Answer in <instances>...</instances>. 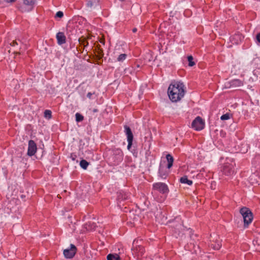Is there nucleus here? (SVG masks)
<instances>
[{
  "label": "nucleus",
  "mask_w": 260,
  "mask_h": 260,
  "mask_svg": "<svg viewBox=\"0 0 260 260\" xmlns=\"http://www.w3.org/2000/svg\"><path fill=\"white\" fill-rule=\"evenodd\" d=\"M185 92L184 85L180 81H172L168 89L169 99L172 102H177L181 100Z\"/></svg>",
  "instance_id": "1"
},
{
  "label": "nucleus",
  "mask_w": 260,
  "mask_h": 260,
  "mask_svg": "<svg viewBox=\"0 0 260 260\" xmlns=\"http://www.w3.org/2000/svg\"><path fill=\"white\" fill-rule=\"evenodd\" d=\"M107 161L111 166L118 165L123 159V153L120 148H114L107 153Z\"/></svg>",
  "instance_id": "2"
},
{
  "label": "nucleus",
  "mask_w": 260,
  "mask_h": 260,
  "mask_svg": "<svg viewBox=\"0 0 260 260\" xmlns=\"http://www.w3.org/2000/svg\"><path fill=\"white\" fill-rule=\"evenodd\" d=\"M159 192L162 194H167L169 192V189L168 185L162 182H157L153 184V191L152 193L155 199L158 202H161L164 201V198H159L156 197L157 192Z\"/></svg>",
  "instance_id": "3"
},
{
  "label": "nucleus",
  "mask_w": 260,
  "mask_h": 260,
  "mask_svg": "<svg viewBox=\"0 0 260 260\" xmlns=\"http://www.w3.org/2000/svg\"><path fill=\"white\" fill-rule=\"evenodd\" d=\"M240 213L242 215L244 228H247L253 219V214L250 210L246 207L241 208Z\"/></svg>",
  "instance_id": "4"
},
{
  "label": "nucleus",
  "mask_w": 260,
  "mask_h": 260,
  "mask_svg": "<svg viewBox=\"0 0 260 260\" xmlns=\"http://www.w3.org/2000/svg\"><path fill=\"white\" fill-rule=\"evenodd\" d=\"M139 240L135 239L133 243L132 251L133 255L138 259H140L145 253L144 247L138 244Z\"/></svg>",
  "instance_id": "5"
},
{
  "label": "nucleus",
  "mask_w": 260,
  "mask_h": 260,
  "mask_svg": "<svg viewBox=\"0 0 260 260\" xmlns=\"http://www.w3.org/2000/svg\"><path fill=\"white\" fill-rule=\"evenodd\" d=\"M234 165L235 164L232 163L226 162L221 167L220 171L225 176H231L234 174L235 172Z\"/></svg>",
  "instance_id": "6"
},
{
  "label": "nucleus",
  "mask_w": 260,
  "mask_h": 260,
  "mask_svg": "<svg viewBox=\"0 0 260 260\" xmlns=\"http://www.w3.org/2000/svg\"><path fill=\"white\" fill-rule=\"evenodd\" d=\"M35 4V0H23V4L19 7L22 12H29L32 10Z\"/></svg>",
  "instance_id": "7"
},
{
  "label": "nucleus",
  "mask_w": 260,
  "mask_h": 260,
  "mask_svg": "<svg viewBox=\"0 0 260 260\" xmlns=\"http://www.w3.org/2000/svg\"><path fill=\"white\" fill-rule=\"evenodd\" d=\"M205 121L200 117L197 116L192 122L191 126L196 131H200L205 127Z\"/></svg>",
  "instance_id": "8"
},
{
  "label": "nucleus",
  "mask_w": 260,
  "mask_h": 260,
  "mask_svg": "<svg viewBox=\"0 0 260 260\" xmlns=\"http://www.w3.org/2000/svg\"><path fill=\"white\" fill-rule=\"evenodd\" d=\"M169 169L165 166V162L163 164L160 162L158 168V176L162 179H166L170 173Z\"/></svg>",
  "instance_id": "9"
},
{
  "label": "nucleus",
  "mask_w": 260,
  "mask_h": 260,
  "mask_svg": "<svg viewBox=\"0 0 260 260\" xmlns=\"http://www.w3.org/2000/svg\"><path fill=\"white\" fill-rule=\"evenodd\" d=\"M124 132L127 137V141L128 142L127 149H130L132 145L134 139V135L131 128L127 125L124 126Z\"/></svg>",
  "instance_id": "10"
},
{
  "label": "nucleus",
  "mask_w": 260,
  "mask_h": 260,
  "mask_svg": "<svg viewBox=\"0 0 260 260\" xmlns=\"http://www.w3.org/2000/svg\"><path fill=\"white\" fill-rule=\"evenodd\" d=\"M76 252V247L74 244H71L70 248H67L63 250V255L67 258H72L75 256Z\"/></svg>",
  "instance_id": "11"
},
{
  "label": "nucleus",
  "mask_w": 260,
  "mask_h": 260,
  "mask_svg": "<svg viewBox=\"0 0 260 260\" xmlns=\"http://www.w3.org/2000/svg\"><path fill=\"white\" fill-rule=\"evenodd\" d=\"M243 85V81L238 79L232 80L225 84L226 88H236L242 86Z\"/></svg>",
  "instance_id": "12"
},
{
  "label": "nucleus",
  "mask_w": 260,
  "mask_h": 260,
  "mask_svg": "<svg viewBox=\"0 0 260 260\" xmlns=\"http://www.w3.org/2000/svg\"><path fill=\"white\" fill-rule=\"evenodd\" d=\"M37 150V144L34 140H30L28 141V146L27 154L32 156L35 154Z\"/></svg>",
  "instance_id": "13"
},
{
  "label": "nucleus",
  "mask_w": 260,
  "mask_h": 260,
  "mask_svg": "<svg viewBox=\"0 0 260 260\" xmlns=\"http://www.w3.org/2000/svg\"><path fill=\"white\" fill-rule=\"evenodd\" d=\"M128 195L123 190H120L117 192V200L118 203H120L122 201L127 200Z\"/></svg>",
  "instance_id": "14"
},
{
  "label": "nucleus",
  "mask_w": 260,
  "mask_h": 260,
  "mask_svg": "<svg viewBox=\"0 0 260 260\" xmlns=\"http://www.w3.org/2000/svg\"><path fill=\"white\" fill-rule=\"evenodd\" d=\"M100 0H89L87 2L86 7L90 9L96 8L100 7Z\"/></svg>",
  "instance_id": "15"
},
{
  "label": "nucleus",
  "mask_w": 260,
  "mask_h": 260,
  "mask_svg": "<svg viewBox=\"0 0 260 260\" xmlns=\"http://www.w3.org/2000/svg\"><path fill=\"white\" fill-rule=\"evenodd\" d=\"M56 39L59 45H62L66 42V37L62 32H58L56 34Z\"/></svg>",
  "instance_id": "16"
},
{
  "label": "nucleus",
  "mask_w": 260,
  "mask_h": 260,
  "mask_svg": "<svg viewBox=\"0 0 260 260\" xmlns=\"http://www.w3.org/2000/svg\"><path fill=\"white\" fill-rule=\"evenodd\" d=\"M166 159L168 161L167 168L170 169L173 166L174 158L170 154H168L166 155Z\"/></svg>",
  "instance_id": "17"
},
{
  "label": "nucleus",
  "mask_w": 260,
  "mask_h": 260,
  "mask_svg": "<svg viewBox=\"0 0 260 260\" xmlns=\"http://www.w3.org/2000/svg\"><path fill=\"white\" fill-rule=\"evenodd\" d=\"M221 246V242L218 240H217L216 241H212L210 244V247L214 250H219Z\"/></svg>",
  "instance_id": "18"
},
{
  "label": "nucleus",
  "mask_w": 260,
  "mask_h": 260,
  "mask_svg": "<svg viewBox=\"0 0 260 260\" xmlns=\"http://www.w3.org/2000/svg\"><path fill=\"white\" fill-rule=\"evenodd\" d=\"M180 182L182 184H187L189 185H191L193 183L192 181L189 180L186 175L180 178Z\"/></svg>",
  "instance_id": "19"
},
{
  "label": "nucleus",
  "mask_w": 260,
  "mask_h": 260,
  "mask_svg": "<svg viewBox=\"0 0 260 260\" xmlns=\"http://www.w3.org/2000/svg\"><path fill=\"white\" fill-rule=\"evenodd\" d=\"M107 258V260H120V257L117 254H109Z\"/></svg>",
  "instance_id": "20"
},
{
  "label": "nucleus",
  "mask_w": 260,
  "mask_h": 260,
  "mask_svg": "<svg viewBox=\"0 0 260 260\" xmlns=\"http://www.w3.org/2000/svg\"><path fill=\"white\" fill-rule=\"evenodd\" d=\"M89 165V163L88 161H87L86 160L83 159H82L80 162V167L84 170H86L87 168Z\"/></svg>",
  "instance_id": "21"
},
{
  "label": "nucleus",
  "mask_w": 260,
  "mask_h": 260,
  "mask_svg": "<svg viewBox=\"0 0 260 260\" xmlns=\"http://www.w3.org/2000/svg\"><path fill=\"white\" fill-rule=\"evenodd\" d=\"M126 57H127L126 54H125V53L121 54L118 56V57L117 58V60L119 62H122L126 58Z\"/></svg>",
  "instance_id": "22"
},
{
  "label": "nucleus",
  "mask_w": 260,
  "mask_h": 260,
  "mask_svg": "<svg viewBox=\"0 0 260 260\" xmlns=\"http://www.w3.org/2000/svg\"><path fill=\"white\" fill-rule=\"evenodd\" d=\"M97 48L98 49V54L99 59H101L104 56V51L100 45L98 46Z\"/></svg>",
  "instance_id": "23"
},
{
  "label": "nucleus",
  "mask_w": 260,
  "mask_h": 260,
  "mask_svg": "<svg viewBox=\"0 0 260 260\" xmlns=\"http://www.w3.org/2000/svg\"><path fill=\"white\" fill-rule=\"evenodd\" d=\"M76 121L77 122H80L83 120L84 117L82 115L79 113H77L75 115Z\"/></svg>",
  "instance_id": "24"
},
{
  "label": "nucleus",
  "mask_w": 260,
  "mask_h": 260,
  "mask_svg": "<svg viewBox=\"0 0 260 260\" xmlns=\"http://www.w3.org/2000/svg\"><path fill=\"white\" fill-rule=\"evenodd\" d=\"M187 60L188 61V66L189 67H192L196 63L193 61V58L191 55H189L187 57Z\"/></svg>",
  "instance_id": "25"
},
{
  "label": "nucleus",
  "mask_w": 260,
  "mask_h": 260,
  "mask_svg": "<svg viewBox=\"0 0 260 260\" xmlns=\"http://www.w3.org/2000/svg\"><path fill=\"white\" fill-rule=\"evenodd\" d=\"M44 116L46 118H48L49 119L51 118L52 117V112L49 110H46L44 111Z\"/></svg>",
  "instance_id": "26"
},
{
  "label": "nucleus",
  "mask_w": 260,
  "mask_h": 260,
  "mask_svg": "<svg viewBox=\"0 0 260 260\" xmlns=\"http://www.w3.org/2000/svg\"><path fill=\"white\" fill-rule=\"evenodd\" d=\"M230 114L229 113H226V114H224L223 115H222L221 117H220V119L221 120H228L230 119Z\"/></svg>",
  "instance_id": "27"
},
{
  "label": "nucleus",
  "mask_w": 260,
  "mask_h": 260,
  "mask_svg": "<svg viewBox=\"0 0 260 260\" xmlns=\"http://www.w3.org/2000/svg\"><path fill=\"white\" fill-rule=\"evenodd\" d=\"M253 74L256 77V78H257L258 75L260 74V68L254 70L253 71Z\"/></svg>",
  "instance_id": "28"
},
{
  "label": "nucleus",
  "mask_w": 260,
  "mask_h": 260,
  "mask_svg": "<svg viewBox=\"0 0 260 260\" xmlns=\"http://www.w3.org/2000/svg\"><path fill=\"white\" fill-rule=\"evenodd\" d=\"M63 16V13L62 11H58L55 16V18H61Z\"/></svg>",
  "instance_id": "29"
},
{
  "label": "nucleus",
  "mask_w": 260,
  "mask_h": 260,
  "mask_svg": "<svg viewBox=\"0 0 260 260\" xmlns=\"http://www.w3.org/2000/svg\"><path fill=\"white\" fill-rule=\"evenodd\" d=\"M77 155L74 153H72L71 154L70 157L73 160H75L77 158Z\"/></svg>",
  "instance_id": "30"
},
{
  "label": "nucleus",
  "mask_w": 260,
  "mask_h": 260,
  "mask_svg": "<svg viewBox=\"0 0 260 260\" xmlns=\"http://www.w3.org/2000/svg\"><path fill=\"white\" fill-rule=\"evenodd\" d=\"M10 45L12 46H15L16 45H18V43L16 41H13L11 43Z\"/></svg>",
  "instance_id": "31"
},
{
  "label": "nucleus",
  "mask_w": 260,
  "mask_h": 260,
  "mask_svg": "<svg viewBox=\"0 0 260 260\" xmlns=\"http://www.w3.org/2000/svg\"><path fill=\"white\" fill-rule=\"evenodd\" d=\"M94 94V92H93V93H91V92H88V93H87V97L88 98H89V99H91V96H92V94Z\"/></svg>",
  "instance_id": "32"
},
{
  "label": "nucleus",
  "mask_w": 260,
  "mask_h": 260,
  "mask_svg": "<svg viewBox=\"0 0 260 260\" xmlns=\"http://www.w3.org/2000/svg\"><path fill=\"white\" fill-rule=\"evenodd\" d=\"M256 40H257V42L260 43V32L257 34Z\"/></svg>",
  "instance_id": "33"
},
{
  "label": "nucleus",
  "mask_w": 260,
  "mask_h": 260,
  "mask_svg": "<svg viewBox=\"0 0 260 260\" xmlns=\"http://www.w3.org/2000/svg\"><path fill=\"white\" fill-rule=\"evenodd\" d=\"M17 0H5V1L7 2V3H14L15 2V1H16Z\"/></svg>",
  "instance_id": "34"
},
{
  "label": "nucleus",
  "mask_w": 260,
  "mask_h": 260,
  "mask_svg": "<svg viewBox=\"0 0 260 260\" xmlns=\"http://www.w3.org/2000/svg\"><path fill=\"white\" fill-rule=\"evenodd\" d=\"M100 42L101 43H102V44L105 45V40H103V39H101V40H100Z\"/></svg>",
  "instance_id": "35"
},
{
  "label": "nucleus",
  "mask_w": 260,
  "mask_h": 260,
  "mask_svg": "<svg viewBox=\"0 0 260 260\" xmlns=\"http://www.w3.org/2000/svg\"><path fill=\"white\" fill-rule=\"evenodd\" d=\"M137 28H134L132 29V31H133V32H134V33H135V32H137Z\"/></svg>",
  "instance_id": "36"
},
{
  "label": "nucleus",
  "mask_w": 260,
  "mask_h": 260,
  "mask_svg": "<svg viewBox=\"0 0 260 260\" xmlns=\"http://www.w3.org/2000/svg\"><path fill=\"white\" fill-rule=\"evenodd\" d=\"M178 226H179V228H181V226H182V224L181 223H180L179 224H178Z\"/></svg>",
  "instance_id": "37"
},
{
  "label": "nucleus",
  "mask_w": 260,
  "mask_h": 260,
  "mask_svg": "<svg viewBox=\"0 0 260 260\" xmlns=\"http://www.w3.org/2000/svg\"><path fill=\"white\" fill-rule=\"evenodd\" d=\"M93 111L94 112H97V111H98V110H97V109H94V110H93Z\"/></svg>",
  "instance_id": "38"
},
{
  "label": "nucleus",
  "mask_w": 260,
  "mask_h": 260,
  "mask_svg": "<svg viewBox=\"0 0 260 260\" xmlns=\"http://www.w3.org/2000/svg\"><path fill=\"white\" fill-rule=\"evenodd\" d=\"M86 45H85V47L87 46L88 45V42H86Z\"/></svg>",
  "instance_id": "39"
}]
</instances>
